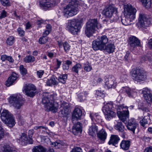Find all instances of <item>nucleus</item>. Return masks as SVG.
I'll list each match as a JSON object with an SVG mask.
<instances>
[{
	"label": "nucleus",
	"mask_w": 152,
	"mask_h": 152,
	"mask_svg": "<svg viewBox=\"0 0 152 152\" xmlns=\"http://www.w3.org/2000/svg\"><path fill=\"white\" fill-rule=\"evenodd\" d=\"M87 95V92H86V91L79 94L78 96V98L80 99V101H82L83 100H85Z\"/></svg>",
	"instance_id": "35"
},
{
	"label": "nucleus",
	"mask_w": 152,
	"mask_h": 152,
	"mask_svg": "<svg viewBox=\"0 0 152 152\" xmlns=\"http://www.w3.org/2000/svg\"><path fill=\"white\" fill-rule=\"evenodd\" d=\"M14 42V37L12 36L9 37L7 39V43L10 45H12Z\"/></svg>",
	"instance_id": "45"
},
{
	"label": "nucleus",
	"mask_w": 152,
	"mask_h": 152,
	"mask_svg": "<svg viewBox=\"0 0 152 152\" xmlns=\"http://www.w3.org/2000/svg\"><path fill=\"white\" fill-rule=\"evenodd\" d=\"M121 80L122 82H124L126 81V75H123L121 77Z\"/></svg>",
	"instance_id": "59"
},
{
	"label": "nucleus",
	"mask_w": 152,
	"mask_h": 152,
	"mask_svg": "<svg viewBox=\"0 0 152 152\" xmlns=\"http://www.w3.org/2000/svg\"><path fill=\"white\" fill-rule=\"evenodd\" d=\"M149 60V59L147 57L144 56L141 59V61L142 62H145Z\"/></svg>",
	"instance_id": "58"
},
{
	"label": "nucleus",
	"mask_w": 152,
	"mask_h": 152,
	"mask_svg": "<svg viewBox=\"0 0 152 152\" xmlns=\"http://www.w3.org/2000/svg\"><path fill=\"white\" fill-rule=\"evenodd\" d=\"M10 103L15 108L19 109L23 105V101L16 95L10 96L9 99Z\"/></svg>",
	"instance_id": "13"
},
{
	"label": "nucleus",
	"mask_w": 152,
	"mask_h": 152,
	"mask_svg": "<svg viewBox=\"0 0 152 152\" xmlns=\"http://www.w3.org/2000/svg\"><path fill=\"white\" fill-rule=\"evenodd\" d=\"M149 120L150 118L148 116H145L140 121V123L142 126H144L145 124H148V121Z\"/></svg>",
	"instance_id": "36"
},
{
	"label": "nucleus",
	"mask_w": 152,
	"mask_h": 152,
	"mask_svg": "<svg viewBox=\"0 0 152 152\" xmlns=\"http://www.w3.org/2000/svg\"><path fill=\"white\" fill-rule=\"evenodd\" d=\"M96 94L98 96L101 97L102 98H104L105 96L104 94L103 93L99 91H96Z\"/></svg>",
	"instance_id": "54"
},
{
	"label": "nucleus",
	"mask_w": 152,
	"mask_h": 152,
	"mask_svg": "<svg viewBox=\"0 0 152 152\" xmlns=\"http://www.w3.org/2000/svg\"><path fill=\"white\" fill-rule=\"evenodd\" d=\"M113 105L111 103H107L102 108L106 119L109 121L115 115V113L113 111Z\"/></svg>",
	"instance_id": "8"
},
{
	"label": "nucleus",
	"mask_w": 152,
	"mask_h": 152,
	"mask_svg": "<svg viewBox=\"0 0 152 152\" xmlns=\"http://www.w3.org/2000/svg\"><path fill=\"white\" fill-rule=\"evenodd\" d=\"M82 1H71L64 7V15L68 18L76 15L78 12Z\"/></svg>",
	"instance_id": "4"
},
{
	"label": "nucleus",
	"mask_w": 152,
	"mask_h": 152,
	"mask_svg": "<svg viewBox=\"0 0 152 152\" xmlns=\"http://www.w3.org/2000/svg\"><path fill=\"white\" fill-rule=\"evenodd\" d=\"M35 60V58L34 56H27L24 58V61L26 63L33 62Z\"/></svg>",
	"instance_id": "37"
},
{
	"label": "nucleus",
	"mask_w": 152,
	"mask_h": 152,
	"mask_svg": "<svg viewBox=\"0 0 152 152\" xmlns=\"http://www.w3.org/2000/svg\"><path fill=\"white\" fill-rule=\"evenodd\" d=\"M124 16L121 18L122 23L125 26L130 25L135 17L137 10L130 4H126L124 5Z\"/></svg>",
	"instance_id": "3"
},
{
	"label": "nucleus",
	"mask_w": 152,
	"mask_h": 152,
	"mask_svg": "<svg viewBox=\"0 0 152 152\" xmlns=\"http://www.w3.org/2000/svg\"><path fill=\"white\" fill-rule=\"evenodd\" d=\"M97 126L95 124H94L89 128L88 133L90 135L94 136L97 133Z\"/></svg>",
	"instance_id": "26"
},
{
	"label": "nucleus",
	"mask_w": 152,
	"mask_h": 152,
	"mask_svg": "<svg viewBox=\"0 0 152 152\" xmlns=\"http://www.w3.org/2000/svg\"><path fill=\"white\" fill-rule=\"evenodd\" d=\"M117 107V115L120 119L123 122H124L126 119L129 117V112L128 110H124L123 109L125 108L127 109L128 107L124 106V104L118 105Z\"/></svg>",
	"instance_id": "9"
},
{
	"label": "nucleus",
	"mask_w": 152,
	"mask_h": 152,
	"mask_svg": "<svg viewBox=\"0 0 152 152\" xmlns=\"http://www.w3.org/2000/svg\"><path fill=\"white\" fill-rule=\"evenodd\" d=\"M120 140V138L117 135L112 134L110 137V140L108 142L109 145L112 144L117 147L118 143Z\"/></svg>",
	"instance_id": "23"
},
{
	"label": "nucleus",
	"mask_w": 152,
	"mask_h": 152,
	"mask_svg": "<svg viewBox=\"0 0 152 152\" xmlns=\"http://www.w3.org/2000/svg\"><path fill=\"white\" fill-rule=\"evenodd\" d=\"M24 88L25 94L27 96L31 97L35 96L36 89L34 85L29 84L26 85Z\"/></svg>",
	"instance_id": "16"
},
{
	"label": "nucleus",
	"mask_w": 152,
	"mask_h": 152,
	"mask_svg": "<svg viewBox=\"0 0 152 152\" xmlns=\"http://www.w3.org/2000/svg\"><path fill=\"white\" fill-rule=\"evenodd\" d=\"M142 5L146 8H149L151 7V1H141Z\"/></svg>",
	"instance_id": "39"
},
{
	"label": "nucleus",
	"mask_w": 152,
	"mask_h": 152,
	"mask_svg": "<svg viewBox=\"0 0 152 152\" xmlns=\"http://www.w3.org/2000/svg\"><path fill=\"white\" fill-rule=\"evenodd\" d=\"M7 12L4 10H3L0 16V18L1 19L5 18L7 16Z\"/></svg>",
	"instance_id": "53"
},
{
	"label": "nucleus",
	"mask_w": 152,
	"mask_h": 152,
	"mask_svg": "<svg viewBox=\"0 0 152 152\" xmlns=\"http://www.w3.org/2000/svg\"><path fill=\"white\" fill-rule=\"evenodd\" d=\"M148 43L150 48L152 49V38L149 40Z\"/></svg>",
	"instance_id": "64"
},
{
	"label": "nucleus",
	"mask_w": 152,
	"mask_h": 152,
	"mask_svg": "<svg viewBox=\"0 0 152 152\" xmlns=\"http://www.w3.org/2000/svg\"><path fill=\"white\" fill-rule=\"evenodd\" d=\"M44 73V71L41 70L37 71V74L39 78H41L43 75Z\"/></svg>",
	"instance_id": "49"
},
{
	"label": "nucleus",
	"mask_w": 152,
	"mask_h": 152,
	"mask_svg": "<svg viewBox=\"0 0 152 152\" xmlns=\"http://www.w3.org/2000/svg\"><path fill=\"white\" fill-rule=\"evenodd\" d=\"M51 81H52V83L53 85H55L58 84V82L56 80V79L54 77H52L50 78Z\"/></svg>",
	"instance_id": "55"
},
{
	"label": "nucleus",
	"mask_w": 152,
	"mask_h": 152,
	"mask_svg": "<svg viewBox=\"0 0 152 152\" xmlns=\"http://www.w3.org/2000/svg\"><path fill=\"white\" fill-rule=\"evenodd\" d=\"M90 116L92 121L94 120L96 121H97L98 120L100 119V116L96 114H93L91 113L90 114Z\"/></svg>",
	"instance_id": "43"
},
{
	"label": "nucleus",
	"mask_w": 152,
	"mask_h": 152,
	"mask_svg": "<svg viewBox=\"0 0 152 152\" xmlns=\"http://www.w3.org/2000/svg\"><path fill=\"white\" fill-rule=\"evenodd\" d=\"M145 99L147 103L151 104L152 103V94L150 90L147 88H144L142 91Z\"/></svg>",
	"instance_id": "19"
},
{
	"label": "nucleus",
	"mask_w": 152,
	"mask_h": 152,
	"mask_svg": "<svg viewBox=\"0 0 152 152\" xmlns=\"http://www.w3.org/2000/svg\"><path fill=\"white\" fill-rule=\"evenodd\" d=\"M115 127V129L119 131L122 132L124 130V126L121 122H117Z\"/></svg>",
	"instance_id": "31"
},
{
	"label": "nucleus",
	"mask_w": 152,
	"mask_h": 152,
	"mask_svg": "<svg viewBox=\"0 0 152 152\" xmlns=\"http://www.w3.org/2000/svg\"><path fill=\"white\" fill-rule=\"evenodd\" d=\"M34 133V131L33 130H30L28 131V134L29 137H31Z\"/></svg>",
	"instance_id": "61"
},
{
	"label": "nucleus",
	"mask_w": 152,
	"mask_h": 152,
	"mask_svg": "<svg viewBox=\"0 0 152 152\" xmlns=\"http://www.w3.org/2000/svg\"><path fill=\"white\" fill-rule=\"evenodd\" d=\"M62 67L63 69L64 70H67L69 68V66L65 64H64L63 65Z\"/></svg>",
	"instance_id": "57"
},
{
	"label": "nucleus",
	"mask_w": 152,
	"mask_h": 152,
	"mask_svg": "<svg viewBox=\"0 0 152 152\" xmlns=\"http://www.w3.org/2000/svg\"><path fill=\"white\" fill-rule=\"evenodd\" d=\"M56 67H55V69L56 70H57L58 69L61 64V62L59 61L58 59H56Z\"/></svg>",
	"instance_id": "52"
},
{
	"label": "nucleus",
	"mask_w": 152,
	"mask_h": 152,
	"mask_svg": "<svg viewBox=\"0 0 152 152\" xmlns=\"http://www.w3.org/2000/svg\"><path fill=\"white\" fill-rule=\"evenodd\" d=\"M34 152H46L45 148L41 146L36 147L33 149Z\"/></svg>",
	"instance_id": "34"
},
{
	"label": "nucleus",
	"mask_w": 152,
	"mask_h": 152,
	"mask_svg": "<svg viewBox=\"0 0 152 152\" xmlns=\"http://www.w3.org/2000/svg\"><path fill=\"white\" fill-rule=\"evenodd\" d=\"M46 83L47 85L48 86H50L53 85L52 81H51L50 79V80H47Z\"/></svg>",
	"instance_id": "60"
},
{
	"label": "nucleus",
	"mask_w": 152,
	"mask_h": 152,
	"mask_svg": "<svg viewBox=\"0 0 152 152\" xmlns=\"http://www.w3.org/2000/svg\"><path fill=\"white\" fill-rule=\"evenodd\" d=\"M122 90L123 93H126L129 97H132L133 96L134 92L129 87H123Z\"/></svg>",
	"instance_id": "29"
},
{
	"label": "nucleus",
	"mask_w": 152,
	"mask_h": 152,
	"mask_svg": "<svg viewBox=\"0 0 152 152\" xmlns=\"http://www.w3.org/2000/svg\"><path fill=\"white\" fill-rule=\"evenodd\" d=\"M18 31L20 36H23L24 35V31L21 28H18Z\"/></svg>",
	"instance_id": "50"
},
{
	"label": "nucleus",
	"mask_w": 152,
	"mask_h": 152,
	"mask_svg": "<svg viewBox=\"0 0 152 152\" xmlns=\"http://www.w3.org/2000/svg\"><path fill=\"white\" fill-rule=\"evenodd\" d=\"M105 83L108 88H114L116 86V82L115 77L113 76L105 77Z\"/></svg>",
	"instance_id": "15"
},
{
	"label": "nucleus",
	"mask_w": 152,
	"mask_h": 152,
	"mask_svg": "<svg viewBox=\"0 0 152 152\" xmlns=\"http://www.w3.org/2000/svg\"><path fill=\"white\" fill-rule=\"evenodd\" d=\"M46 36L43 35L42 37H41L39 39V43L42 44L46 43L48 41V38L46 37Z\"/></svg>",
	"instance_id": "40"
},
{
	"label": "nucleus",
	"mask_w": 152,
	"mask_h": 152,
	"mask_svg": "<svg viewBox=\"0 0 152 152\" xmlns=\"http://www.w3.org/2000/svg\"><path fill=\"white\" fill-rule=\"evenodd\" d=\"M97 136L100 140L104 141L106 138L107 134L104 129H102L97 134Z\"/></svg>",
	"instance_id": "28"
},
{
	"label": "nucleus",
	"mask_w": 152,
	"mask_h": 152,
	"mask_svg": "<svg viewBox=\"0 0 152 152\" xmlns=\"http://www.w3.org/2000/svg\"><path fill=\"white\" fill-rule=\"evenodd\" d=\"M57 95L56 94H46L42 99V103L44 105L46 111H50L53 113L56 112L58 107V105L55 100L57 99Z\"/></svg>",
	"instance_id": "2"
},
{
	"label": "nucleus",
	"mask_w": 152,
	"mask_h": 152,
	"mask_svg": "<svg viewBox=\"0 0 152 152\" xmlns=\"http://www.w3.org/2000/svg\"><path fill=\"white\" fill-rule=\"evenodd\" d=\"M99 23L97 19H94L89 20L86 24L85 33L88 37L92 36L96 31V28L97 27Z\"/></svg>",
	"instance_id": "7"
},
{
	"label": "nucleus",
	"mask_w": 152,
	"mask_h": 152,
	"mask_svg": "<svg viewBox=\"0 0 152 152\" xmlns=\"http://www.w3.org/2000/svg\"><path fill=\"white\" fill-rule=\"evenodd\" d=\"M7 60L11 62H13L14 61L13 59L10 56H7Z\"/></svg>",
	"instance_id": "63"
},
{
	"label": "nucleus",
	"mask_w": 152,
	"mask_h": 152,
	"mask_svg": "<svg viewBox=\"0 0 152 152\" xmlns=\"http://www.w3.org/2000/svg\"><path fill=\"white\" fill-rule=\"evenodd\" d=\"M84 68L85 71L87 72H89L91 70L92 67L90 64L88 62H87L86 63L84 64Z\"/></svg>",
	"instance_id": "42"
},
{
	"label": "nucleus",
	"mask_w": 152,
	"mask_h": 152,
	"mask_svg": "<svg viewBox=\"0 0 152 152\" xmlns=\"http://www.w3.org/2000/svg\"><path fill=\"white\" fill-rule=\"evenodd\" d=\"M22 144L26 145L27 144H32L33 143L32 139L28 136L25 133H23L20 138Z\"/></svg>",
	"instance_id": "22"
},
{
	"label": "nucleus",
	"mask_w": 152,
	"mask_h": 152,
	"mask_svg": "<svg viewBox=\"0 0 152 152\" xmlns=\"http://www.w3.org/2000/svg\"><path fill=\"white\" fill-rule=\"evenodd\" d=\"M0 117L3 123L10 127H13L16 123L13 115L7 110L4 109Z\"/></svg>",
	"instance_id": "5"
},
{
	"label": "nucleus",
	"mask_w": 152,
	"mask_h": 152,
	"mask_svg": "<svg viewBox=\"0 0 152 152\" xmlns=\"http://www.w3.org/2000/svg\"><path fill=\"white\" fill-rule=\"evenodd\" d=\"M81 66L80 64H77L72 67V71L73 72L78 73V71L81 69Z\"/></svg>",
	"instance_id": "33"
},
{
	"label": "nucleus",
	"mask_w": 152,
	"mask_h": 152,
	"mask_svg": "<svg viewBox=\"0 0 152 152\" xmlns=\"http://www.w3.org/2000/svg\"><path fill=\"white\" fill-rule=\"evenodd\" d=\"M108 42V39L106 35L99 36L92 42V48L95 50H105L109 53H112L114 51L115 46L112 43H108L106 46Z\"/></svg>",
	"instance_id": "1"
},
{
	"label": "nucleus",
	"mask_w": 152,
	"mask_h": 152,
	"mask_svg": "<svg viewBox=\"0 0 152 152\" xmlns=\"http://www.w3.org/2000/svg\"><path fill=\"white\" fill-rule=\"evenodd\" d=\"M67 75L66 74L60 75L58 77V80L59 82L64 84L65 83L66 80L67 79Z\"/></svg>",
	"instance_id": "32"
},
{
	"label": "nucleus",
	"mask_w": 152,
	"mask_h": 152,
	"mask_svg": "<svg viewBox=\"0 0 152 152\" xmlns=\"http://www.w3.org/2000/svg\"><path fill=\"white\" fill-rule=\"evenodd\" d=\"M130 74L132 79L137 82L144 80L146 78V72L142 68L133 69L130 72Z\"/></svg>",
	"instance_id": "6"
},
{
	"label": "nucleus",
	"mask_w": 152,
	"mask_h": 152,
	"mask_svg": "<svg viewBox=\"0 0 152 152\" xmlns=\"http://www.w3.org/2000/svg\"><path fill=\"white\" fill-rule=\"evenodd\" d=\"M51 26L50 24H47L46 26V30L44 32L43 35L47 36L51 31Z\"/></svg>",
	"instance_id": "41"
},
{
	"label": "nucleus",
	"mask_w": 152,
	"mask_h": 152,
	"mask_svg": "<svg viewBox=\"0 0 152 152\" xmlns=\"http://www.w3.org/2000/svg\"><path fill=\"white\" fill-rule=\"evenodd\" d=\"M59 1H39L40 7L45 10L48 8L54 6Z\"/></svg>",
	"instance_id": "14"
},
{
	"label": "nucleus",
	"mask_w": 152,
	"mask_h": 152,
	"mask_svg": "<svg viewBox=\"0 0 152 152\" xmlns=\"http://www.w3.org/2000/svg\"><path fill=\"white\" fill-rule=\"evenodd\" d=\"M129 44L130 45L131 49L133 50L136 46H140V41L136 37L134 36H132L129 37Z\"/></svg>",
	"instance_id": "17"
},
{
	"label": "nucleus",
	"mask_w": 152,
	"mask_h": 152,
	"mask_svg": "<svg viewBox=\"0 0 152 152\" xmlns=\"http://www.w3.org/2000/svg\"><path fill=\"white\" fill-rule=\"evenodd\" d=\"M1 4L4 6H9L10 5V3L9 1H0Z\"/></svg>",
	"instance_id": "48"
},
{
	"label": "nucleus",
	"mask_w": 152,
	"mask_h": 152,
	"mask_svg": "<svg viewBox=\"0 0 152 152\" xmlns=\"http://www.w3.org/2000/svg\"><path fill=\"white\" fill-rule=\"evenodd\" d=\"M130 145V141L128 140H122L121 142L120 146L121 149L124 151L127 150Z\"/></svg>",
	"instance_id": "27"
},
{
	"label": "nucleus",
	"mask_w": 152,
	"mask_h": 152,
	"mask_svg": "<svg viewBox=\"0 0 152 152\" xmlns=\"http://www.w3.org/2000/svg\"><path fill=\"white\" fill-rule=\"evenodd\" d=\"M63 46L65 52H67L70 49V46L67 42H65L63 43Z\"/></svg>",
	"instance_id": "46"
},
{
	"label": "nucleus",
	"mask_w": 152,
	"mask_h": 152,
	"mask_svg": "<svg viewBox=\"0 0 152 152\" xmlns=\"http://www.w3.org/2000/svg\"><path fill=\"white\" fill-rule=\"evenodd\" d=\"M61 107L63 108L61 112L63 117H66L69 113L70 106L69 103L63 102L61 105Z\"/></svg>",
	"instance_id": "21"
},
{
	"label": "nucleus",
	"mask_w": 152,
	"mask_h": 152,
	"mask_svg": "<svg viewBox=\"0 0 152 152\" xmlns=\"http://www.w3.org/2000/svg\"><path fill=\"white\" fill-rule=\"evenodd\" d=\"M1 149L3 152H17L15 150H12V148L8 145H4L1 146Z\"/></svg>",
	"instance_id": "30"
},
{
	"label": "nucleus",
	"mask_w": 152,
	"mask_h": 152,
	"mask_svg": "<svg viewBox=\"0 0 152 152\" xmlns=\"http://www.w3.org/2000/svg\"><path fill=\"white\" fill-rule=\"evenodd\" d=\"M62 143L61 141L57 140L55 142H52L51 144L53 147L57 148H59L62 145Z\"/></svg>",
	"instance_id": "38"
},
{
	"label": "nucleus",
	"mask_w": 152,
	"mask_h": 152,
	"mask_svg": "<svg viewBox=\"0 0 152 152\" xmlns=\"http://www.w3.org/2000/svg\"><path fill=\"white\" fill-rule=\"evenodd\" d=\"M2 123L0 122V140L4 137V131L2 127Z\"/></svg>",
	"instance_id": "47"
},
{
	"label": "nucleus",
	"mask_w": 152,
	"mask_h": 152,
	"mask_svg": "<svg viewBox=\"0 0 152 152\" xmlns=\"http://www.w3.org/2000/svg\"><path fill=\"white\" fill-rule=\"evenodd\" d=\"M68 22L70 27L69 30L71 33L74 34H77L81 28V23L79 20L73 19L69 20Z\"/></svg>",
	"instance_id": "11"
},
{
	"label": "nucleus",
	"mask_w": 152,
	"mask_h": 152,
	"mask_svg": "<svg viewBox=\"0 0 152 152\" xmlns=\"http://www.w3.org/2000/svg\"><path fill=\"white\" fill-rule=\"evenodd\" d=\"M20 73L23 75H25L27 73V69L24 67L23 65L20 66Z\"/></svg>",
	"instance_id": "44"
},
{
	"label": "nucleus",
	"mask_w": 152,
	"mask_h": 152,
	"mask_svg": "<svg viewBox=\"0 0 152 152\" xmlns=\"http://www.w3.org/2000/svg\"><path fill=\"white\" fill-rule=\"evenodd\" d=\"M117 12V8L115 7L110 6L104 9L103 11V14L106 17L108 18H111L114 14L115 17V19H113L115 21H116L118 19V16L116 14Z\"/></svg>",
	"instance_id": "12"
},
{
	"label": "nucleus",
	"mask_w": 152,
	"mask_h": 152,
	"mask_svg": "<svg viewBox=\"0 0 152 152\" xmlns=\"http://www.w3.org/2000/svg\"><path fill=\"white\" fill-rule=\"evenodd\" d=\"M152 15L150 17L149 15L143 13H140L138 18V24L140 27L145 28L148 27L151 23V19Z\"/></svg>",
	"instance_id": "10"
},
{
	"label": "nucleus",
	"mask_w": 152,
	"mask_h": 152,
	"mask_svg": "<svg viewBox=\"0 0 152 152\" xmlns=\"http://www.w3.org/2000/svg\"><path fill=\"white\" fill-rule=\"evenodd\" d=\"M137 125L138 124L134 119L133 118H131L129 120L126 125V127L129 130L132 131L133 133H134L135 129Z\"/></svg>",
	"instance_id": "20"
},
{
	"label": "nucleus",
	"mask_w": 152,
	"mask_h": 152,
	"mask_svg": "<svg viewBox=\"0 0 152 152\" xmlns=\"http://www.w3.org/2000/svg\"><path fill=\"white\" fill-rule=\"evenodd\" d=\"M7 56L6 55H3L1 57V59L3 61H4L7 60Z\"/></svg>",
	"instance_id": "62"
},
{
	"label": "nucleus",
	"mask_w": 152,
	"mask_h": 152,
	"mask_svg": "<svg viewBox=\"0 0 152 152\" xmlns=\"http://www.w3.org/2000/svg\"><path fill=\"white\" fill-rule=\"evenodd\" d=\"M144 152H152V147L146 148Z\"/></svg>",
	"instance_id": "56"
},
{
	"label": "nucleus",
	"mask_w": 152,
	"mask_h": 152,
	"mask_svg": "<svg viewBox=\"0 0 152 152\" xmlns=\"http://www.w3.org/2000/svg\"><path fill=\"white\" fill-rule=\"evenodd\" d=\"M18 77V75L17 74L15 73H12L6 82V86L9 87L12 85L17 79Z\"/></svg>",
	"instance_id": "24"
},
{
	"label": "nucleus",
	"mask_w": 152,
	"mask_h": 152,
	"mask_svg": "<svg viewBox=\"0 0 152 152\" xmlns=\"http://www.w3.org/2000/svg\"><path fill=\"white\" fill-rule=\"evenodd\" d=\"M81 131L82 126L80 122H77L76 124L74 125L72 128V132L74 135H76Z\"/></svg>",
	"instance_id": "25"
},
{
	"label": "nucleus",
	"mask_w": 152,
	"mask_h": 152,
	"mask_svg": "<svg viewBox=\"0 0 152 152\" xmlns=\"http://www.w3.org/2000/svg\"><path fill=\"white\" fill-rule=\"evenodd\" d=\"M82 115V110L78 107H75L73 112L72 115V120L73 123L74 120L80 119Z\"/></svg>",
	"instance_id": "18"
},
{
	"label": "nucleus",
	"mask_w": 152,
	"mask_h": 152,
	"mask_svg": "<svg viewBox=\"0 0 152 152\" xmlns=\"http://www.w3.org/2000/svg\"><path fill=\"white\" fill-rule=\"evenodd\" d=\"M82 151L80 148L77 147L73 148L71 152H82Z\"/></svg>",
	"instance_id": "51"
}]
</instances>
